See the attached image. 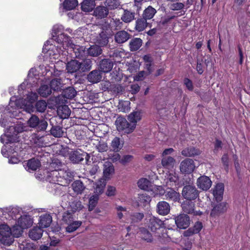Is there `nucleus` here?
Masks as SVG:
<instances>
[{"label":"nucleus","mask_w":250,"mask_h":250,"mask_svg":"<svg viewBox=\"0 0 250 250\" xmlns=\"http://www.w3.org/2000/svg\"><path fill=\"white\" fill-rule=\"evenodd\" d=\"M25 86L24 83L20 85L18 96L11 97L6 108L0 107V112H3L4 114H8L10 117H16L19 116L20 109H22L28 113L34 111L33 103L37 99L38 95L36 93L27 92L24 90Z\"/></svg>","instance_id":"1"},{"label":"nucleus","mask_w":250,"mask_h":250,"mask_svg":"<svg viewBox=\"0 0 250 250\" xmlns=\"http://www.w3.org/2000/svg\"><path fill=\"white\" fill-rule=\"evenodd\" d=\"M63 27L62 25H55L52 29V39L58 43L62 44L63 49H66V47H70L72 49L74 44L72 43L69 37L63 33H62Z\"/></svg>","instance_id":"2"},{"label":"nucleus","mask_w":250,"mask_h":250,"mask_svg":"<svg viewBox=\"0 0 250 250\" xmlns=\"http://www.w3.org/2000/svg\"><path fill=\"white\" fill-rule=\"evenodd\" d=\"M26 127L22 124L10 126L5 134L1 136L0 140L2 143H13L17 140V134L25 130Z\"/></svg>","instance_id":"3"},{"label":"nucleus","mask_w":250,"mask_h":250,"mask_svg":"<svg viewBox=\"0 0 250 250\" xmlns=\"http://www.w3.org/2000/svg\"><path fill=\"white\" fill-rule=\"evenodd\" d=\"M62 163L58 160H54L50 164V168H54L47 175V180L50 182L63 186L62 176L61 174L60 167L62 166Z\"/></svg>","instance_id":"4"},{"label":"nucleus","mask_w":250,"mask_h":250,"mask_svg":"<svg viewBox=\"0 0 250 250\" xmlns=\"http://www.w3.org/2000/svg\"><path fill=\"white\" fill-rule=\"evenodd\" d=\"M76 54V57L78 58L83 57L87 54L88 56L91 57H97L101 54L102 50L101 47L97 45H93L90 46V47L85 50V48L83 47H80L74 45L73 47H72Z\"/></svg>","instance_id":"5"},{"label":"nucleus","mask_w":250,"mask_h":250,"mask_svg":"<svg viewBox=\"0 0 250 250\" xmlns=\"http://www.w3.org/2000/svg\"><path fill=\"white\" fill-rule=\"evenodd\" d=\"M33 223V220L28 215H21L19 218L15 225L13 226V234H21L23 230L30 227Z\"/></svg>","instance_id":"6"},{"label":"nucleus","mask_w":250,"mask_h":250,"mask_svg":"<svg viewBox=\"0 0 250 250\" xmlns=\"http://www.w3.org/2000/svg\"><path fill=\"white\" fill-rule=\"evenodd\" d=\"M50 43V41H49L46 42L42 48L43 52L46 54V56L50 57L51 62H56V60L60 61V54L63 53V50L61 49V46L56 47L55 45Z\"/></svg>","instance_id":"7"},{"label":"nucleus","mask_w":250,"mask_h":250,"mask_svg":"<svg viewBox=\"0 0 250 250\" xmlns=\"http://www.w3.org/2000/svg\"><path fill=\"white\" fill-rule=\"evenodd\" d=\"M52 222V217L48 214H45L40 217L39 226H34L29 231V234H42L43 228H47Z\"/></svg>","instance_id":"8"},{"label":"nucleus","mask_w":250,"mask_h":250,"mask_svg":"<svg viewBox=\"0 0 250 250\" xmlns=\"http://www.w3.org/2000/svg\"><path fill=\"white\" fill-rule=\"evenodd\" d=\"M115 124L118 130L123 131L125 133H130L135 129L134 125H132L131 123H129L124 117H118Z\"/></svg>","instance_id":"9"},{"label":"nucleus","mask_w":250,"mask_h":250,"mask_svg":"<svg viewBox=\"0 0 250 250\" xmlns=\"http://www.w3.org/2000/svg\"><path fill=\"white\" fill-rule=\"evenodd\" d=\"M182 195L187 201H191L198 196L199 192L194 186L188 185L183 187Z\"/></svg>","instance_id":"10"},{"label":"nucleus","mask_w":250,"mask_h":250,"mask_svg":"<svg viewBox=\"0 0 250 250\" xmlns=\"http://www.w3.org/2000/svg\"><path fill=\"white\" fill-rule=\"evenodd\" d=\"M28 125L32 128H37L38 131H44L48 124L44 120H40L36 115H32L27 122Z\"/></svg>","instance_id":"11"},{"label":"nucleus","mask_w":250,"mask_h":250,"mask_svg":"<svg viewBox=\"0 0 250 250\" xmlns=\"http://www.w3.org/2000/svg\"><path fill=\"white\" fill-rule=\"evenodd\" d=\"M195 167L194 161L189 158L182 161L180 165V171L184 174H190L192 173L194 170Z\"/></svg>","instance_id":"12"},{"label":"nucleus","mask_w":250,"mask_h":250,"mask_svg":"<svg viewBox=\"0 0 250 250\" xmlns=\"http://www.w3.org/2000/svg\"><path fill=\"white\" fill-rule=\"evenodd\" d=\"M115 173V168L112 163L106 161L103 165V177L104 180L110 179Z\"/></svg>","instance_id":"13"},{"label":"nucleus","mask_w":250,"mask_h":250,"mask_svg":"<svg viewBox=\"0 0 250 250\" xmlns=\"http://www.w3.org/2000/svg\"><path fill=\"white\" fill-rule=\"evenodd\" d=\"M87 156H88L87 153L81 150L72 151L69 153V158L73 163H78L83 161Z\"/></svg>","instance_id":"14"},{"label":"nucleus","mask_w":250,"mask_h":250,"mask_svg":"<svg viewBox=\"0 0 250 250\" xmlns=\"http://www.w3.org/2000/svg\"><path fill=\"white\" fill-rule=\"evenodd\" d=\"M175 223L179 229H185L189 225L190 220L188 215L184 214H180L175 219Z\"/></svg>","instance_id":"15"},{"label":"nucleus","mask_w":250,"mask_h":250,"mask_svg":"<svg viewBox=\"0 0 250 250\" xmlns=\"http://www.w3.org/2000/svg\"><path fill=\"white\" fill-rule=\"evenodd\" d=\"M211 184L210 179L206 176H200L197 181L198 187L203 190H208L211 187Z\"/></svg>","instance_id":"16"},{"label":"nucleus","mask_w":250,"mask_h":250,"mask_svg":"<svg viewBox=\"0 0 250 250\" xmlns=\"http://www.w3.org/2000/svg\"><path fill=\"white\" fill-rule=\"evenodd\" d=\"M184 212L194 215H200L198 211L194 210L195 204L191 201H185L181 205Z\"/></svg>","instance_id":"17"},{"label":"nucleus","mask_w":250,"mask_h":250,"mask_svg":"<svg viewBox=\"0 0 250 250\" xmlns=\"http://www.w3.org/2000/svg\"><path fill=\"white\" fill-rule=\"evenodd\" d=\"M227 209V204L225 202L217 203L211 210L210 215L212 217H215L225 212Z\"/></svg>","instance_id":"18"},{"label":"nucleus","mask_w":250,"mask_h":250,"mask_svg":"<svg viewBox=\"0 0 250 250\" xmlns=\"http://www.w3.org/2000/svg\"><path fill=\"white\" fill-rule=\"evenodd\" d=\"M149 220L148 228L153 232H155L157 229H160L163 225L162 221L154 216H151Z\"/></svg>","instance_id":"19"},{"label":"nucleus","mask_w":250,"mask_h":250,"mask_svg":"<svg viewBox=\"0 0 250 250\" xmlns=\"http://www.w3.org/2000/svg\"><path fill=\"white\" fill-rule=\"evenodd\" d=\"M170 210V206L166 201L159 202L157 205V212L160 215H167L169 212Z\"/></svg>","instance_id":"20"},{"label":"nucleus","mask_w":250,"mask_h":250,"mask_svg":"<svg viewBox=\"0 0 250 250\" xmlns=\"http://www.w3.org/2000/svg\"><path fill=\"white\" fill-rule=\"evenodd\" d=\"M61 174L62 176L63 186H65L69 183L73 178L74 173L69 169L64 170L61 169Z\"/></svg>","instance_id":"21"},{"label":"nucleus","mask_w":250,"mask_h":250,"mask_svg":"<svg viewBox=\"0 0 250 250\" xmlns=\"http://www.w3.org/2000/svg\"><path fill=\"white\" fill-rule=\"evenodd\" d=\"M102 78V76L100 71L97 70L92 71L87 77L88 82L93 83L99 82Z\"/></svg>","instance_id":"22"},{"label":"nucleus","mask_w":250,"mask_h":250,"mask_svg":"<svg viewBox=\"0 0 250 250\" xmlns=\"http://www.w3.org/2000/svg\"><path fill=\"white\" fill-rule=\"evenodd\" d=\"M224 186L222 183L217 184L213 190V194L216 201H220L223 198Z\"/></svg>","instance_id":"23"},{"label":"nucleus","mask_w":250,"mask_h":250,"mask_svg":"<svg viewBox=\"0 0 250 250\" xmlns=\"http://www.w3.org/2000/svg\"><path fill=\"white\" fill-rule=\"evenodd\" d=\"M113 66V62L109 59H104L100 63V70L104 73L110 72Z\"/></svg>","instance_id":"24"},{"label":"nucleus","mask_w":250,"mask_h":250,"mask_svg":"<svg viewBox=\"0 0 250 250\" xmlns=\"http://www.w3.org/2000/svg\"><path fill=\"white\" fill-rule=\"evenodd\" d=\"M66 69L71 73L81 71V62L76 60H72L67 63Z\"/></svg>","instance_id":"25"},{"label":"nucleus","mask_w":250,"mask_h":250,"mask_svg":"<svg viewBox=\"0 0 250 250\" xmlns=\"http://www.w3.org/2000/svg\"><path fill=\"white\" fill-rule=\"evenodd\" d=\"M130 38V35L125 31L118 32L115 36V39L116 42L122 43L127 41Z\"/></svg>","instance_id":"26"},{"label":"nucleus","mask_w":250,"mask_h":250,"mask_svg":"<svg viewBox=\"0 0 250 250\" xmlns=\"http://www.w3.org/2000/svg\"><path fill=\"white\" fill-rule=\"evenodd\" d=\"M63 84L60 79L56 78L51 80L50 83V88L55 91H60L63 89Z\"/></svg>","instance_id":"27"},{"label":"nucleus","mask_w":250,"mask_h":250,"mask_svg":"<svg viewBox=\"0 0 250 250\" xmlns=\"http://www.w3.org/2000/svg\"><path fill=\"white\" fill-rule=\"evenodd\" d=\"M58 115L62 119H66L69 117L71 111L66 105L60 106L57 109Z\"/></svg>","instance_id":"28"},{"label":"nucleus","mask_w":250,"mask_h":250,"mask_svg":"<svg viewBox=\"0 0 250 250\" xmlns=\"http://www.w3.org/2000/svg\"><path fill=\"white\" fill-rule=\"evenodd\" d=\"M144 215L143 213L135 212L129 215V218H126L125 221L126 223H130L133 224L141 221L144 218Z\"/></svg>","instance_id":"29"},{"label":"nucleus","mask_w":250,"mask_h":250,"mask_svg":"<svg viewBox=\"0 0 250 250\" xmlns=\"http://www.w3.org/2000/svg\"><path fill=\"white\" fill-rule=\"evenodd\" d=\"M142 118L141 112L139 111H135L131 113L128 116V119L132 125H134L135 128L136 123L141 120Z\"/></svg>","instance_id":"30"},{"label":"nucleus","mask_w":250,"mask_h":250,"mask_svg":"<svg viewBox=\"0 0 250 250\" xmlns=\"http://www.w3.org/2000/svg\"><path fill=\"white\" fill-rule=\"evenodd\" d=\"M95 6V1L93 0H84L81 3L82 11L86 12L93 10Z\"/></svg>","instance_id":"31"},{"label":"nucleus","mask_w":250,"mask_h":250,"mask_svg":"<svg viewBox=\"0 0 250 250\" xmlns=\"http://www.w3.org/2000/svg\"><path fill=\"white\" fill-rule=\"evenodd\" d=\"M175 163V160L171 156L163 157L161 161L162 166L167 169L173 167Z\"/></svg>","instance_id":"32"},{"label":"nucleus","mask_w":250,"mask_h":250,"mask_svg":"<svg viewBox=\"0 0 250 250\" xmlns=\"http://www.w3.org/2000/svg\"><path fill=\"white\" fill-rule=\"evenodd\" d=\"M94 13L96 17L98 18L102 19L107 16L108 10L104 6H98L95 9Z\"/></svg>","instance_id":"33"},{"label":"nucleus","mask_w":250,"mask_h":250,"mask_svg":"<svg viewBox=\"0 0 250 250\" xmlns=\"http://www.w3.org/2000/svg\"><path fill=\"white\" fill-rule=\"evenodd\" d=\"M105 185L106 182L103 179H100L97 182H96L94 186V192L95 194L99 196L100 194L102 193L104 191Z\"/></svg>","instance_id":"34"},{"label":"nucleus","mask_w":250,"mask_h":250,"mask_svg":"<svg viewBox=\"0 0 250 250\" xmlns=\"http://www.w3.org/2000/svg\"><path fill=\"white\" fill-rule=\"evenodd\" d=\"M200 154L199 149L194 147H188L182 151V154L185 157H192Z\"/></svg>","instance_id":"35"},{"label":"nucleus","mask_w":250,"mask_h":250,"mask_svg":"<svg viewBox=\"0 0 250 250\" xmlns=\"http://www.w3.org/2000/svg\"><path fill=\"white\" fill-rule=\"evenodd\" d=\"M123 142L118 137H115L111 143V146L112 150L115 152H118L123 146Z\"/></svg>","instance_id":"36"},{"label":"nucleus","mask_w":250,"mask_h":250,"mask_svg":"<svg viewBox=\"0 0 250 250\" xmlns=\"http://www.w3.org/2000/svg\"><path fill=\"white\" fill-rule=\"evenodd\" d=\"M156 10L155 8L151 6H148L145 9L143 14V17L146 20H150L156 13Z\"/></svg>","instance_id":"37"},{"label":"nucleus","mask_w":250,"mask_h":250,"mask_svg":"<svg viewBox=\"0 0 250 250\" xmlns=\"http://www.w3.org/2000/svg\"><path fill=\"white\" fill-rule=\"evenodd\" d=\"M134 12H130L128 10H125L124 14L121 17V20L125 23H129L134 19Z\"/></svg>","instance_id":"38"},{"label":"nucleus","mask_w":250,"mask_h":250,"mask_svg":"<svg viewBox=\"0 0 250 250\" xmlns=\"http://www.w3.org/2000/svg\"><path fill=\"white\" fill-rule=\"evenodd\" d=\"M166 199L167 200H171L173 201H177L179 198V193L176 192L172 189H169L166 192Z\"/></svg>","instance_id":"39"},{"label":"nucleus","mask_w":250,"mask_h":250,"mask_svg":"<svg viewBox=\"0 0 250 250\" xmlns=\"http://www.w3.org/2000/svg\"><path fill=\"white\" fill-rule=\"evenodd\" d=\"M78 4L77 0H64L62 3L63 8L65 10H71L74 9Z\"/></svg>","instance_id":"40"},{"label":"nucleus","mask_w":250,"mask_h":250,"mask_svg":"<svg viewBox=\"0 0 250 250\" xmlns=\"http://www.w3.org/2000/svg\"><path fill=\"white\" fill-rule=\"evenodd\" d=\"M40 162L38 159L35 158L28 160L27 163L28 170H36L40 167Z\"/></svg>","instance_id":"41"},{"label":"nucleus","mask_w":250,"mask_h":250,"mask_svg":"<svg viewBox=\"0 0 250 250\" xmlns=\"http://www.w3.org/2000/svg\"><path fill=\"white\" fill-rule=\"evenodd\" d=\"M179 178L175 173H169L167 178V186H173L176 185L178 182Z\"/></svg>","instance_id":"42"},{"label":"nucleus","mask_w":250,"mask_h":250,"mask_svg":"<svg viewBox=\"0 0 250 250\" xmlns=\"http://www.w3.org/2000/svg\"><path fill=\"white\" fill-rule=\"evenodd\" d=\"M72 186L73 190L77 194H81L85 188L83 183L80 180L74 181L73 183Z\"/></svg>","instance_id":"43"},{"label":"nucleus","mask_w":250,"mask_h":250,"mask_svg":"<svg viewBox=\"0 0 250 250\" xmlns=\"http://www.w3.org/2000/svg\"><path fill=\"white\" fill-rule=\"evenodd\" d=\"M142 41L140 38L132 39L129 43L130 50L132 51H136L142 46Z\"/></svg>","instance_id":"44"},{"label":"nucleus","mask_w":250,"mask_h":250,"mask_svg":"<svg viewBox=\"0 0 250 250\" xmlns=\"http://www.w3.org/2000/svg\"><path fill=\"white\" fill-rule=\"evenodd\" d=\"M147 25L146 20L143 17L136 21L135 29L138 31H142L146 27Z\"/></svg>","instance_id":"45"},{"label":"nucleus","mask_w":250,"mask_h":250,"mask_svg":"<svg viewBox=\"0 0 250 250\" xmlns=\"http://www.w3.org/2000/svg\"><path fill=\"white\" fill-rule=\"evenodd\" d=\"M21 209L18 207L6 208L7 214L11 216L12 218L16 217L17 215L20 214Z\"/></svg>","instance_id":"46"},{"label":"nucleus","mask_w":250,"mask_h":250,"mask_svg":"<svg viewBox=\"0 0 250 250\" xmlns=\"http://www.w3.org/2000/svg\"><path fill=\"white\" fill-rule=\"evenodd\" d=\"M39 94L43 97H47L51 94V89L47 85H41L38 91Z\"/></svg>","instance_id":"47"},{"label":"nucleus","mask_w":250,"mask_h":250,"mask_svg":"<svg viewBox=\"0 0 250 250\" xmlns=\"http://www.w3.org/2000/svg\"><path fill=\"white\" fill-rule=\"evenodd\" d=\"M13 227L11 228L7 224H0V234H13Z\"/></svg>","instance_id":"48"},{"label":"nucleus","mask_w":250,"mask_h":250,"mask_svg":"<svg viewBox=\"0 0 250 250\" xmlns=\"http://www.w3.org/2000/svg\"><path fill=\"white\" fill-rule=\"evenodd\" d=\"M0 241L4 245L10 246L14 242V235H1Z\"/></svg>","instance_id":"49"},{"label":"nucleus","mask_w":250,"mask_h":250,"mask_svg":"<svg viewBox=\"0 0 250 250\" xmlns=\"http://www.w3.org/2000/svg\"><path fill=\"white\" fill-rule=\"evenodd\" d=\"M70 207L73 211H77L81 210L83 206L79 200H75L70 203Z\"/></svg>","instance_id":"50"},{"label":"nucleus","mask_w":250,"mask_h":250,"mask_svg":"<svg viewBox=\"0 0 250 250\" xmlns=\"http://www.w3.org/2000/svg\"><path fill=\"white\" fill-rule=\"evenodd\" d=\"M64 97L67 99H72L76 95V91L73 87H69L63 92Z\"/></svg>","instance_id":"51"},{"label":"nucleus","mask_w":250,"mask_h":250,"mask_svg":"<svg viewBox=\"0 0 250 250\" xmlns=\"http://www.w3.org/2000/svg\"><path fill=\"white\" fill-rule=\"evenodd\" d=\"M202 228L203 225L201 222H196L192 228L189 229V234H196L199 233Z\"/></svg>","instance_id":"52"},{"label":"nucleus","mask_w":250,"mask_h":250,"mask_svg":"<svg viewBox=\"0 0 250 250\" xmlns=\"http://www.w3.org/2000/svg\"><path fill=\"white\" fill-rule=\"evenodd\" d=\"M99 200V196L98 195H94L90 197L89 200L88 209L90 211L92 210L97 205Z\"/></svg>","instance_id":"53"},{"label":"nucleus","mask_w":250,"mask_h":250,"mask_svg":"<svg viewBox=\"0 0 250 250\" xmlns=\"http://www.w3.org/2000/svg\"><path fill=\"white\" fill-rule=\"evenodd\" d=\"M81 225L82 222L81 221L73 222L66 228V231L68 233L72 232L76 230Z\"/></svg>","instance_id":"54"},{"label":"nucleus","mask_w":250,"mask_h":250,"mask_svg":"<svg viewBox=\"0 0 250 250\" xmlns=\"http://www.w3.org/2000/svg\"><path fill=\"white\" fill-rule=\"evenodd\" d=\"M150 184V181L146 178H142L138 182V187L143 190H147Z\"/></svg>","instance_id":"55"},{"label":"nucleus","mask_w":250,"mask_h":250,"mask_svg":"<svg viewBox=\"0 0 250 250\" xmlns=\"http://www.w3.org/2000/svg\"><path fill=\"white\" fill-rule=\"evenodd\" d=\"M92 66V61L89 59H86L81 62V71L84 72L89 70Z\"/></svg>","instance_id":"56"},{"label":"nucleus","mask_w":250,"mask_h":250,"mask_svg":"<svg viewBox=\"0 0 250 250\" xmlns=\"http://www.w3.org/2000/svg\"><path fill=\"white\" fill-rule=\"evenodd\" d=\"M47 104L44 100H40L36 104L37 111L39 112H43L46 108Z\"/></svg>","instance_id":"57"},{"label":"nucleus","mask_w":250,"mask_h":250,"mask_svg":"<svg viewBox=\"0 0 250 250\" xmlns=\"http://www.w3.org/2000/svg\"><path fill=\"white\" fill-rule=\"evenodd\" d=\"M188 235H184V237L181 238V245L182 247L187 248H191V242L189 240L188 237Z\"/></svg>","instance_id":"58"},{"label":"nucleus","mask_w":250,"mask_h":250,"mask_svg":"<svg viewBox=\"0 0 250 250\" xmlns=\"http://www.w3.org/2000/svg\"><path fill=\"white\" fill-rule=\"evenodd\" d=\"M51 133L56 137H62L63 134L62 128L59 126L53 127L51 130Z\"/></svg>","instance_id":"59"},{"label":"nucleus","mask_w":250,"mask_h":250,"mask_svg":"<svg viewBox=\"0 0 250 250\" xmlns=\"http://www.w3.org/2000/svg\"><path fill=\"white\" fill-rule=\"evenodd\" d=\"M111 26L114 27L116 29H121L123 27V22L118 19H112L110 22Z\"/></svg>","instance_id":"60"},{"label":"nucleus","mask_w":250,"mask_h":250,"mask_svg":"<svg viewBox=\"0 0 250 250\" xmlns=\"http://www.w3.org/2000/svg\"><path fill=\"white\" fill-rule=\"evenodd\" d=\"M96 149L100 152H103L106 151L108 149V146L106 143L101 141L99 142V143L96 146Z\"/></svg>","instance_id":"61"},{"label":"nucleus","mask_w":250,"mask_h":250,"mask_svg":"<svg viewBox=\"0 0 250 250\" xmlns=\"http://www.w3.org/2000/svg\"><path fill=\"white\" fill-rule=\"evenodd\" d=\"M138 201L141 203L144 204L145 203H148L150 201V197L149 196L146 195V194H141L139 195Z\"/></svg>","instance_id":"62"},{"label":"nucleus","mask_w":250,"mask_h":250,"mask_svg":"<svg viewBox=\"0 0 250 250\" xmlns=\"http://www.w3.org/2000/svg\"><path fill=\"white\" fill-rule=\"evenodd\" d=\"M105 2L107 6L112 9H116L120 5L117 0H106Z\"/></svg>","instance_id":"63"},{"label":"nucleus","mask_w":250,"mask_h":250,"mask_svg":"<svg viewBox=\"0 0 250 250\" xmlns=\"http://www.w3.org/2000/svg\"><path fill=\"white\" fill-rule=\"evenodd\" d=\"M21 249H22L23 250H35V246L32 243L23 242L21 245Z\"/></svg>","instance_id":"64"}]
</instances>
